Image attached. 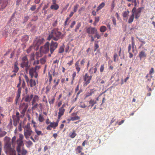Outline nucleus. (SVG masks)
Instances as JSON below:
<instances>
[{
  "label": "nucleus",
  "instance_id": "f257e3e1",
  "mask_svg": "<svg viewBox=\"0 0 155 155\" xmlns=\"http://www.w3.org/2000/svg\"><path fill=\"white\" fill-rule=\"evenodd\" d=\"M64 37V35L58 31V28H55L51 30L47 40H50L51 39H53L54 41H57L60 38L63 39Z\"/></svg>",
  "mask_w": 155,
  "mask_h": 155
},
{
  "label": "nucleus",
  "instance_id": "f03ea898",
  "mask_svg": "<svg viewBox=\"0 0 155 155\" xmlns=\"http://www.w3.org/2000/svg\"><path fill=\"white\" fill-rule=\"evenodd\" d=\"M33 133L30 127V124L28 123L25 127L24 129V135L26 139H28L29 137Z\"/></svg>",
  "mask_w": 155,
  "mask_h": 155
},
{
  "label": "nucleus",
  "instance_id": "7ed1b4c3",
  "mask_svg": "<svg viewBox=\"0 0 155 155\" xmlns=\"http://www.w3.org/2000/svg\"><path fill=\"white\" fill-rule=\"evenodd\" d=\"M144 8L143 7L139 8L137 9L136 7H134L132 10V14H133L135 18L137 19L140 17L142 10Z\"/></svg>",
  "mask_w": 155,
  "mask_h": 155
},
{
  "label": "nucleus",
  "instance_id": "20e7f679",
  "mask_svg": "<svg viewBox=\"0 0 155 155\" xmlns=\"http://www.w3.org/2000/svg\"><path fill=\"white\" fill-rule=\"evenodd\" d=\"M85 63V60L84 59H83L81 60L80 62V64L79 65V60L77 61L75 64V67L77 71V73H78L81 70V68H84V64Z\"/></svg>",
  "mask_w": 155,
  "mask_h": 155
},
{
  "label": "nucleus",
  "instance_id": "39448f33",
  "mask_svg": "<svg viewBox=\"0 0 155 155\" xmlns=\"http://www.w3.org/2000/svg\"><path fill=\"white\" fill-rule=\"evenodd\" d=\"M5 152L7 155H16L15 150L12 148L10 144L6 145Z\"/></svg>",
  "mask_w": 155,
  "mask_h": 155
},
{
  "label": "nucleus",
  "instance_id": "423d86ee",
  "mask_svg": "<svg viewBox=\"0 0 155 155\" xmlns=\"http://www.w3.org/2000/svg\"><path fill=\"white\" fill-rule=\"evenodd\" d=\"M50 44L48 42H47L45 45L40 48V51L41 53H47L50 50L49 48Z\"/></svg>",
  "mask_w": 155,
  "mask_h": 155
},
{
  "label": "nucleus",
  "instance_id": "0eeeda50",
  "mask_svg": "<svg viewBox=\"0 0 155 155\" xmlns=\"http://www.w3.org/2000/svg\"><path fill=\"white\" fill-rule=\"evenodd\" d=\"M21 62L20 66L22 68H24V66H28L29 65V61L26 56L23 57L21 58Z\"/></svg>",
  "mask_w": 155,
  "mask_h": 155
},
{
  "label": "nucleus",
  "instance_id": "6e6552de",
  "mask_svg": "<svg viewBox=\"0 0 155 155\" xmlns=\"http://www.w3.org/2000/svg\"><path fill=\"white\" fill-rule=\"evenodd\" d=\"M28 106V104L25 103H23L20 105L19 108L20 109H22V111L21 112V114H22L23 116L25 115Z\"/></svg>",
  "mask_w": 155,
  "mask_h": 155
},
{
  "label": "nucleus",
  "instance_id": "1a4fd4ad",
  "mask_svg": "<svg viewBox=\"0 0 155 155\" xmlns=\"http://www.w3.org/2000/svg\"><path fill=\"white\" fill-rule=\"evenodd\" d=\"M65 104H63L62 106L58 109L59 112L58 113V118L60 119L62 116L65 111V109L64 108L66 107Z\"/></svg>",
  "mask_w": 155,
  "mask_h": 155
},
{
  "label": "nucleus",
  "instance_id": "9d476101",
  "mask_svg": "<svg viewBox=\"0 0 155 155\" xmlns=\"http://www.w3.org/2000/svg\"><path fill=\"white\" fill-rule=\"evenodd\" d=\"M58 46V44L57 42L51 41L50 45V51L51 54L53 53L54 51L57 48Z\"/></svg>",
  "mask_w": 155,
  "mask_h": 155
},
{
  "label": "nucleus",
  "instance_id": "9b49d317",
  "mask_svg": "<svg viewBox=\"0 0 155 155\" xmlns=\"http://www.w3.org/2000/svg\"><path fill=\"white\" fill-rule=\"evenodd\" d=\"M86 32L89 35H93L96 31L97 29L95 27H92L91 26L88 27H86Z\"/></svg>",
  "mask_w": 155,
  "mask_h": 155
},
{
  "label": "nucleus",
  "instance_id": "f8f14e48",
  "mask_svg": "<svg viewBox=\"0 0 155 155\" xmlns=\"http://www.w3.org/2000/svg\"><path fill=\"white\" fill-rule=\"evenodd\" d=\"M91 76L88 75L87 73H85V75L84 77V80L85 82V84H84V86H86L89 84L90 82V81L92 78Z\"/></svg>",
  "mask_w": 155,
  "mask_h": 155
},
{
  "label": "nucleus",
  "instance_id": "ddd939ff",
  "mask_svg": "<svg viewBox=\"0 0 155 155\" xmlns=\"http://www.w3.org/2000/svg\"><path fill=\"white\" fill-rule=\"evenodd\" d=\"M29 74L31 77L32 78L34 76L36 78H37L38 74L37 71L35 70L34 67L31 68L29 70Z\"/></svg>",
  "mask_w": 155,
  "mask_h": 155
},
{
  "label": "nucleus",
  "instance_id": "4468645a",
  "mask_svg": "<svg viewBox=\"0 0 155 155\" xmlns=\"http://www.w3.org/2000/svg\"><path fill=\"white\" fill-rule=\"evenodd\" d=\"M45 41V39L43 38H37L34 42L35 45L38 47L40 45L42 44Z\"/></svg>",
  "mask_w": 155,
  "mask_h": 155
},
{
  "label": "nucleus",
  "instance_id": "2eb2a0df",
  "mask_svg": "<svg viewBox=\"0 0 155 155\" xmlns=\"http://www.w3.org/2000/svg\"><path fill=\"white\" fill-rule=\"evenodd\" d=\"M16 142L18 145L16 148V150L18 153H20L21 152V147L24 145L23 140L18 139Z\"/></svg>",
  "mask_w": 155,
  "mask_h": 155
},
{
  "label": "nucleus",
  "instance_id": "dca6fc26",
  "mask_svg": "<svg viewBox=\"0 0 155 155\" xmlns=\"http://www.w3.org/2000/svg\"><path fill=\"white\" fill-rule=\"evenodd\" d=\"M33 97L32 94H27L24 97L25 101L27 102H30Z\"/></svg>",
  "mask_w": 155,
  "mask_h": 155
},
{
  "label": "nucleus",
  "instance_id": "f3484780",
  "mask_svg": "<svg viewBox=\"0 0 155 155\" xmlns=\"http://www.w3.org/2000/svg\"><path fill=\"white\" fill-rule=\"evenodd\" d=\"M147 51V49H145L144 50L140 52L139 56L140 60H141L143 58H146L147 54L145 52V51Z\"/></svg>",
  "mask_w": 155,
  "mask_h": 155
},
{
  "label": "nucleus",
  "instance_id": "a211bd4d",
  "mask_svg": "<svg viewBox=\"0 0 155 155\" xmlns=\"http://www.w3.org/2000/svg\"><path fill=\"white\" fill-rule=\"evenodd\" d=\"M18 62L17 61H16L14 64L13 70L12 71V72L17 73L19 69L18 66Z\"/></svg>",
  "mask_w": 155,
  "mask_h": 155
},
{
  "label": "nucleus",
  "instance_id": "6ab92c4d",
  "mask_svg": "<svg viewBox=\"0 0 155 155\" xmlns=\"http://www.w3.org/2000/svg\"><path fill=\"white\" fill-rule=\"evenodd\" d=\"M39 97L38 95H33V97L31 101L32 105H33L36 102L38 101L39 100Z\"/></svg>",
  "mask_w": 155,
  "mask_h": 155
},
{
  "label": "nucleus",
  "instance_id": "aec40b11",
  "mask_svg": "<svg viewBox=\"0 0 155 155\" xmlns=\"http://www.w3.org/2000/svg\"><path fill=\"white\" fill-rule=\"evenodd\" d=\"M4 140L6 142V144L5 146V150H6V146L8 144H10L11 146V144L10 142V137L6 136L4 138Z\"/></svg>",
  "mask_w": 155,
  "mask_h": 155
},
{
  "label": "nucleus",
  "instance_id": "412c9836",
  "mask_svg": "<svg viewBox=\"0 0 155 155\" xmlns=\"http://www.w3.org/2000/svg\"><path fill=\"white\" fill-rule=\"evenodd\" d=\"M77 135V134L76 133V131L74 130H72V132H70L69 134V136L71 138H73L75 137Z\"/></svg>",
  "mask_w": 155,
  "mask_h": 155
},
{
  "label": "nucleus",
  "instance_id": "4be33fe9",
  "mask_svg": "<svg viewBox=\"0 0 155 155\" xmlns=\"http://www.w3.org/2000/svg\"><path fill=\"white\" fill-rule=\"evenodd\" d=\"M59 122V120H57V121L55 122H50V126L52 128H55L56 127H57L58 125V123Z\"/></svg>",
  "mask_w": 155,
  "mask_h": 155
},
{
  "label": "nucleus",
  "instance_id": "5701e85b",
  "mask_svg": "<svg viewBox=\"0 0 155 155\" xmlns=\"http://www.w3.org/2000/svg\"><path fill=\"white\" fill-rule=\"evenodd\" d=\"M6 5L7 3L6 2L0 1V10L5 8Z\"/></svg>",
  "mask_w": 155,
  "mask_h": 155
},
{
  "label": "nucleus",
  "instance_id": "b1692460",
  "mask_svg": "<svg viewBox=\"0 0 155 155\" xmlns=\"http://www.w3.org/2000/svg\"><path fill=\"white\" fill-rule=\"evenodd\" d=\"M28 36L27 35H25L22 37L21 41L25 43L28 41Z\"/></svg>",
  "mask_w": 155,
  "mask_h": 155
},
{
  "label": "nucleus",
  "instance_id": "393cba45",
  "mask_svg": "<svg viewBox=\"0 0 155 155\" xmlns=\"http://www.w3.org/2000/svg\"><path fill=\"white\" fill-rule=\"evenodd\" d=\"M50 8L51 9L56 10L59 8V6L57 4H52Z\"/></svg>",
  "mask_w": 155,
  "mask_h": 155
},
{
  "label": "nucleus",
  "instance_id": "a878e982",
  "mask_svg": "<svg viewBox=\"0 0 155 155\" xmlns=\"http://www.w3.org/2000/svg\"><path fill=\"white\" fill-rule=\"evenodd\" d=\"M7 133V132L3 130L1 128H0V138L5 136Z\"/></svg>",
  "mask_w": 155,
  "mask_h": 155
},
{
  "label": "nucleus",
  "instance_id": "bb28decb",
  "mask_svg": "<svg viewBox=\"0 0 155 155\" xmlns=\"http://www.w3.org/2000/svg\"><path fill=\"white\" fill-rule=\"evenodd\" d=\"M83 150V148L80 146H78L75 149V151L77 154H78L81 153L82 150Z\"/></svg>",
  "mask_w": 155,
  "mask_h": 155
},
{
  "label": "nucleus",
  "instance_id": "cd10ccee",
  "mask_svg": "<svg viewBox=\"0 0 155 155\" xmlns=\"http://www.w3.org/2000/svg\"><path fill=\"white\" fill-rule=\"evenodd\" d=\"M154 72V68H152L149 71V74H147L146 76V78H147L149 76V75H150V77L151 78H152L153 76H152V75L153 73Z\"/></svg>",
  "mask_w": 155,
  "mask_h": 155
},
{
  "label": "nucleus",
  "instance_id": "c85d7f7f",
  "mask_svg": "<svg viewBox=\"0 0 155 155\" xmlns=\"http://www.w3.org/2000/svg\"><path fill=\"white\" fill-rule=\"evenodd\" d=\"M97 103L96 101H95L93 99H91L89 101V104H90L88 107H89L90 106L91 107H92L94 104Z\"/></svg>",
  "mask_w": 155,
  "mask_h": 155
},
{
  "label": "nucleus",
  "instance_id": "c756f323",
  "mask_svg": "<svg viewBox=\"0 0 155 155\" xmlns=\"http://www.w3.org/2000/svg\"><path fill=\"white\" fill-rule=\"evenodd\" d=\"M130 12L128 9L127 11H124L122 14V16L124 18H127L129 15Z\"/></svg>",
  "mask_w": 155,
  "mask_h": 155
},
{
  "label": "nucleus",
  "instance_id": "7c9ffc66",
  "mask_svg": "<svg viewBox=\"0 0 155 155\" xmlns=\"http://www.w3.org/2000/svg\"><path fill=\"white\" fill-rule=\"evenodd\" d=\"M133 14H132L129 17L128 20V23L129 24H131L133 22L134 18Z\"/></svg>",
  "mask_w": 155,
  "mask_h": 155
},
{
  "label": "nucleus",
  "instance_id": "2f4dec72",
  "mask_svg": "<svg viewBox=\"0 0 155 155\" xmlns=\"http://www.w3.org/2000/svg\"><path fill=\"white\" fill-rule=\"evenodd\" d=\"M35 132L36 134L40 136H43L44 135L42 133V132L41 130H38V129H35Z\"/></svg>",
  "mask_w": 155,
  "mask_h": 155
},
{
  "label": "nucleus",
  "instance_id": "473e14b6",
  "mask_svg": "<svg viewBox=\"0 0 155 155\" xmlns=\"http://www.w3.org/2000/svg\"><path fill=\"white\" fill-rule=\"evenodd\" d=\"M105 5V4L104 2L101 3L97 7V12L99 10L102 9L104 6Z\"/></svg>",
  "mask_w": 155,
  "mask_h": 155
},
{
  "label": "nucleus",
  "instance_id": "72a5a7b5",
  "mask_svg": "<svg viewBox=\"0 0 155 155\" xmlns=\"http://www.w3.org/2000/svg\"><path fill=\"white\" fill-rule=\"evenodd\" d=\"M94 34H95V35L94 36V38H97V39L101 38V36L99 33L98 32L97 29Z\"/></svg>",
  "mask_w": 155,
  "mask_h": 155
},
{
  "label": "nucleus",
  "instance_id": "f704fd0d",
  "mask_svg": "<svg viewBox=\"0 0 155 155\" xmlns=\"http://www.w3.org/2000/svg\"><path fill=\"white\" fill-rule=\"evenodd\" d=\"M36 82L35 80H33L31 79L30 81V84L31 87H32L36 85Z\"/></svg>",
  "mask_w": 155,
  "mask_h": 155
},
{
  "label": "nucleus",
  "instance_id": "c9c22d12",
  "mask_svg": "<svg viewBox=\"0 0 155 155\" xmlns=\"http://www.w3.org/2000/svg\"><path fill=\"white\" fill-rule=\"evenodd\" d=\"M131 47L130 44H129L128 46V52L129 54V57L130 58H132L133 57V54L130 51V50L131 49Z\"/></svg>",
  "mask_w": 155,
  "mask_h": 155
},
{
  "label": "nucleus",
  "instance_id": "e433bc0d",
  "mask_svg": "<svg viewBox=\"0 0 155 155\" xmlns=\"http://www.w3.org/2000/svg\"><path fill=\"white\" fill-rule=\"evenodd\" d=\"M107 30V27L104 26H102L100 27V31L101 32H104Z\"/></svg>",
  "mask_w": 155,
  "mask_h": 155
},
{
  "label": "nucleus",
  "instance_id": "4c0bfd02",
  "mask_svg": "<svg viewBox=\"0 0 155 155\" xmlns=\"http://www.w3.org/2000/svg\"><path fill=\"white\" fill-rule=\"evenodd\" d=\"M38 120L39 122H43L45 120V119L43 116H42L41 114H40L38 116Z\"/></svg>",
  "mask_w": 155,
  "mask_h": 155
},
{
  "label": "nucleus",
  "instance_id": "58836bf2",
  "mask_svg": "<svg viewBox=\"0 0 155 155\" xmlns=\"http://www.w3.org/2000/svg\"><path fill=\"white\" fill-rule=\"evenodd\" d=\"M16 137L15 136H14L12 139V144L13 146H14L16 144Z\"/></svg>",
  "mask_w": 155,
  "mask_h": 155
},
{
  "label": "nucleus",
  "instance_id": "ea45409f",
  "mask_svg": "<svg viewBox=\"0 0 155 155\" xmlns=\"http://www.w3.org/2000/svg\"><path fill=\"white\" fill-rule=\"evenodd\" d=\"M81 24L80 22H78L77 23L76 27L75 28V31L76 32H77L78 30L80 28V27L81 26Z\"/></svg>",
  "mask_w": 155,
  "mask_h": 155
},
{
  "label": "nucleus",
  "instance_id": "a19ab883",
  "mask_svg": "<svg viewBox=\"0 0 155 155\" xmlns=\"http://www.w3.org/2000/svg\"><path fill=\"white\" fill-rule=\"evenodd\" d=\"M64 51V45L61 46L58 50V53H62Z\"/></svg>",
  "mask_w": 155,
  "mask_h": 155
},
{
  "label": "nucleus",
  "instance_id": "79ce46f5",
  "mask_svg": "<svg viewBox=\"0 0 155 155\" xmlns=\"http://www.w3.org/2000/svg\"><path fill=\"white\" fill-rule=\"evenodd\" d=\"M80 119V117L78 116H76L74 117H71L70 118V120L74 121L76 120H79Z\"/></svg>",
  "mask_w": 155,
  "mask_h": 155
},
{
  "label": "nucleus",
  "instance_id": "37998d69",
  "mask_svg": "<svg viewBox=\"0 0 155 155\" xmlns=\"http://www.w3.org/2000/svg\"><path fill=\"white\" fill-rule=\"evenodd\" d=\"M87 106V105L85 104V103L83 102H81L79 105V107H80L83 108H85Z\"/></svg>",
  "mask_w": 155,
  "mask_h": 155
},
{
  "label": "nucleus",
  "instance_id": "c03bdc74",
  "mask_svg": "<svg viewBox=\"0 0 155 155\" xmlns=\"http://www.w3.org/2000/svg\"><path fill=\"white\" fill-rule=\"evenodd\" d=\"M94 67H95L94 68V72H93V71H91V70L92 69H93V68L92 67V68H91V69L89 70V72L91 74H92L93 73H96L97 71V67H96V66H94Z\"/></svg>",
  "mask_w": 155,
  "mask_h": 155
},
{
  "label": "nucleus",
  "instance_id": "a18cd8bd",
  "mask_svg": "<svg viewBox=\"0 0 155 155\" xmlns=\"http://www.w3.org/2000/svg\"><path fill=\"white\" fill-rule=\"evenodd\" d=\"M55 100V97L53 96L52 98L51 99H49L48 101L49 104L51 105V104H53L54 103Z\"/></svg>",
  "mask_w": 155,
  "mask_h": 155
},
{
  "label": "nucleus",
  "instance_id": "49530a36",
  "mask_svg": "<svg viewBox=\"0 0 155 155\" xmlns=\"http://www.w3.org/2000/svg\"><path fill=\"white\" fill-rule=\"evenodd\" d=\"M118 60V57L117 53H115L114 54V62H116Z\"/></svg>",
  "mask_w": 155,
  "mask_h": 155
},
{
  "label": "nucleus",
  "instance_id": "de8ad7c7",
  "mask_svg": "<svg viewBox=\"0 0 155 155\" xmlns=\"http://www.w3.org/2000/svg\"><path fill=\"white\" fill-rule=\"evenodd\" d=\"M20 95H21V94H17L16 98L15 99V103L16 104H17L18 101L19 100V98L20 97Z\"/></svg>",
  "mask_w": 155,
  "mask_h": 155
},
{
  "label": "nucleus",
  "instance_id": "09e8293b",
  "mask_svg": "<svg viewBox=\"0 0 155 155\" xmlns=\"http://www.w3.org/2000/svg\"><path fill=\"white\" fill-rule=\"evenodd\" d=\"M79 5L78 4H76L75 5L74 7V12H77L78 8L79 7Z\"/></svg>",
  "mask_w": 155,
  "mask_h": 155
},
{
  "label": "nucleus",
  "instance_id": "8fccbe9b",
  "mask_svg": "<svg viewBox=\"0 0 155 155\" xmlns=\"http://www.w3.org/2000/svg\"><path fill=\"white\" fill-rule=\"evenodd\" d=\"M115 7V4L114 2H113L111 5V8L110 11L111 12H112L114 8Z\"/></svg>",
  "mask_w": 155,
  "mask_h": 155
},
{
  "label": "nucleus",
  "instance_id": "3c124183",
  "mask_svg": "<svg viewBox=\"0 0 155 155\" xmlns=\"http://www.w3.org/2000/svg\"><path fill=\"white\" fill-rule=\"evenodd\" d=\"M56 78H55L54 79V83H55V84L54 86H53V87H55L57 86L59 83V80L58 79L57 81H56Z\"/></svg>",
  "mask_w": 155,
  "mask_h": 155
},
{
  "label": "nucleus",
  "instance_id": "603ef678",
  "mask_svg": "<svg viewBox=\"0 0 155 155\" xmlns=\"http://www.w3.org/2000/svg\"><path fill=\"white\" fill-rule=\"evenodd\" d=\"M48 77L49 78V82L50 84L52 81V75L51 74H50V72H49L48 73Z\"/></svg>",
  "mask_w": 155,
  "mask_h": 155
},
{
  "label": "nucleus",
  "instance_id": "864d4df0",
  "mask_svg": "<svg viewBox=\"0 0 155 155\" xmlns=\"http://www.w3.org/2000/svg\"><path fill=\"white\" fill-rule=\"evenodd\" d=\"M13 99L11 97H9L6 98V101L7 102H10L12 101Z\"/></svg>",
  "mask_w": 155,
  "mask_h": 155
},
{
  "label": "nucleus",
  "instance_id": "5fc2aeb1",
  "mask_svg": "<svg viewBox=\"0 0 155 155\" xmlns=\"http://www.w3.org/2000/svg\"><path fill=\"white\" fill-rule=\"evenodd\" d=\"M104 70V64H103L101 65L100 68V72H103Z\"/></svg>",
  "mask_w": 155,
  "mask_h": 155
},
{
  "label": "nucleus",
  "instance_id": "6e6d98bb",
  "mask_svg": "<svg viewBox=\"0 0 155 155\" xmlns=\"http://www.w3.org/2000/svg\"><path fill=\"white\" fill-rule=\"evenodd\" d=\"M27 150L24 149H23L22 150L21 153L22 155H26L27 153Z\"/></svg>",
  "mask_w": 155,
  "mask_h": 155
},
{
  "label": "nucleus",
  "instance_id": "4d7b16f0",
  "mask_svg": "<svg viewBox=\"0 0 155 155\" xmlns=\"http://www.w3.org/2000/svg\"><path fill=\"white\" fill-rule=\"evenodd\" d=\"M73 61L74 59L73 58H72V59L70 61L67 63V64L69 66H71L73 64Z\"/></svg>",
  "mask_w": 155,
  "mask_h": 155
},
{
  "label": "nucleus",
  "instance_id": "13d9d810",
  "mask_svg": "<svg viewBox=\"0 0 155 155\" xmlns=\"http://www.w3.org/2000/svg\"><path fill=\"white\" fill-rule=\"evenodd\" d=\"M39 64V60H37L36 61L35 60L33 63L32 64V65L33 66H35L36 64Z\"/></svg>",
  "mask_w": 155,
  "mask_h": 155
},
{
  "label": "nucleus",
  "instance_id": "bf43d9fd",
  "mask_svg": "<svg viewBox=\"0 0 155 155\" xmlns=\"http://www.w3.org/2000/svg\"><path fill=\"white\" fill-rule=\"evenodd\" d=\"M137 38L138 39L139 41L140 42L142 43L145 44L146 43L145 41H144V40H143L142 38H139L138 37H137Z\"/></svg>",
  "mask_w": 155,
  "mask_h": 155
},
{
  "label": "nucleus",
  "instance_id": "052dcab7",
  "mask_svg": "<svg viewBox=\"0 0 155 155\" xmlns=\"http://www.w3.org/2000/svg\"><path fill=\"white\" fill-rule=\"evenodd\" d=\"M70 19V18L69 17H67L66 18V20L64 22V26L65 27L67 25V23L69 19Z\"/></svg>",
  "mask_w": 155,
  "mask_h": 155
},
{
  "label": "nucleus",
  "instance_id": "680f3d73",
  "mask_svg": "<svg viewBox=\"0 0 155 155\" xmlns=\"http://www.w3.org/2000/svg\"><path fill=\"white\" fill-rule=\"evenodd\" d=\"M76 24V22L75 21H73V22L71 23L70 26V27L71 28H73L74 25H75Z\"/></svg>",
  "mask_w": 155,
  "mask_h": 155
},
{
  "label": "nucleus",
  "instance_id": "e2e57ef3",
  "mask_svg": "<svg viewBox=\"0 0 155 155\" xmlns=\"http://www.w3.org/2000/svg\"><path fill=\"white\" fill-rule=\"evenodd\" d=\"M36 5H32L30 8V9L31 11H34L36 9Z\"/></svg>",
  "mask_w": 155,
  "mask_h": 155
},
{
  "label": "nucleus",
  "instance_id": "0e129e2a",
  "mask_svg": "<svg viewBox=\"0 0 155 155\" xmlns=\"http://www.w3.org/2000/svg\"><path fill=\"white\" fill-rule=\"evenodd\" d=\"M23 138L24 136L22 134H20L19 135V138L18 140H23Z\"/></svg>",
  "mask_w": 155,
  "mask_h": 155
},
{
  "label": "nucleus",
  "instance_id": "69168bd1",
  "mask_svg": "<svg viewBox=\"0 0 155 155\" xmlns=\"http://www.w3.org/2000/svg\"><path fill=\"white\" fill-rule=\"evenodd\" d=\"M41 66L40 65H35L34 68L36 71L38 70L41 68Z\"/></svg>",
  "mask_w": 155,
  "mask_h": 155
},
{
  "label": "nucleus",
  "instance_id": "338daca9",
  "mask_svg": "<svg viewBox=\"0 0 155 155\" xmlns=\"http://www.w3.org/2000/svg\"><path fill=\"white\" fill-rule=\"evenodd\" d=\"M40 63L42 64H43L45 62V60L44 58H42L40 60Z\"/></svg>",
  "mask_w": 155,
  "mask_h": 155
},
{
  "label": "nucleus",
  "instance_id": "774afa93",
  "mask_svg": "<svg viewBox=\"0 0 155 155\" xmlns=\"http://www.w3.org/2000/svg\"><path fill=\"white\" fill-rule=\"evenodd\" d=\"M112 21L113 24L116 26V20L114 17L112 18Z\"/></svg>",
  "mask_w": 155,
  "mask_h": 155
}]
</instances>
